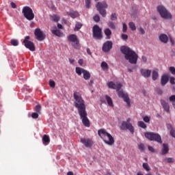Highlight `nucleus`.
<instances>
[{"label":"nucleus","instance_id":"nucleus-62","mask_svg":"<svg viewBox=\"0 0 175 175\" xmlns=\"http://www.w3.org/2000/svg\"><path fill=\"white\" fill-rule=\"evenodd\" d=\"M172 105H173V106H174V107L175 109V100L172 103Z\"/></svg>","mask_w":175,"mask_h":175},{"label":"nucleus","instance_id":"nucleus-47","mask_svg":"<svg viewBox=\"0 0 175 175\" xmlns=\"http://www.w3.org/2000/svg\"><path fill=\"white\" fill-rule=\"evenodd\" d=\"M31 117H32V118H38L39 115L38 114V113H33L31 114Z\"/></svg>","mask_w":175,"mask_h":175},{"label":"nucleus","instance_id":"nucleus-48","mask_svg":"<svg viewBox=\"0 0 175 175\" xmlns=\"http://www.w3.org/2000/svg\"><path fill=\"white\" fill-rule=\"evenodd\" d=\"M121 38L123 40H126L128 39V35L126 34H122Z\"/></svg>","mask_w":175,"mask_h":175},{"label":"nucleus","instance_id":"nucleus-57","mask_svg":"<svg viewBox=\"0 0 175 175\" xmlns=\"http://www.w3.org/2000/svg\"><path fill=\"white\" fill-rule=\"evenodd\" d=\"M69 62H70V64H72V65H73V64L75 62V60L73 59H72V58H70L69 59Z\"/></svg>","mask_w":175,"mask_h":175},{"label":"nucleus","instance_id":"nucleus-40","mask_svg":"<svg viewBox=\"0 0 175 175\" xmlns=\"http://www.w3.org/2000/svg\"><path fill=\"white\" fill-rule=\"evenodd\" d=\"M35 110L36 113H40V110H42V107L40 105L36 106Z\"/></svg>","mask_w":175,"mask_h":175},{"label":"nucleus","instance_id":"nucleus-14","mask_svg":"<svg viewBox=\"0 0 175 175\" xmlns=\"http://www.w3.org/2000/svg\"><path fill=\"white\" fill-rule=\"evenodd\" d=\"M81 143L87 147L88 148H90L94 145V142L88 138H82L81 139Z\"/></svg>","mask_w":175,"mask_h":175},{"label":"nucleus","instance_id":"nucleus-55","mask_svg":"<svg viewBox=\"0 0 175 175\" xmlns=\"http://www.w3.org/2000/svg\"><path fill=\"white\" fill-rule=\"evenodd\" d=\"M57 28L59 29H62L64 28V27L62 26V25L59 23V24H57Z\"/></svg>","mask_w":175,"mask_h":175},{"label":"nucleus","instance_id":"nucleus-1","mask_svg":"<svg viewBox=\"0 0 175 175\" xmlns=\"http://www.w3.org/2000/svg\"><path fill=\"white\" fill-rule=\"evenodd\" d=\"M74 98L75 106L78 110V113L81 117V120H82V122L85 126L90 127V120H88V117H87V111H85V103L83 98H81V95L79 92L74 93Z\"/></svg>","mask_w":175,"mask_h":175},{"label":"nucleus","instance_id":"nucleus-21","mask_svg":"<svg viewBox=\"0 0 175 175\" xmlns=\"http://www.w3.org/2000/svg\"><path fill=\"white\" fill-rule=\"evenodd\" d=\"M51 32L53 35H55L56 36H58L59 38H61V36H64V33L59 31V29H57L56 27L51 30Z\"/></svg>","mask_w":175,"mask_h":175},{"label":"nucleus","instance_id":"nucleus-37","mask_svg":"<svg viewBox=\"0 0 175 175\" xmlns=\"http://www.w3.org/2000/svg\"><path fill=\"white\" fill-rule=\"evenodd\" d=\"M85 7L88 9H90L91 8V0H85Z\"/></svg>","mask_w":175,"mask_h":175},{"label":"nucleus","instance_id":"nucleus-9","mask_svg":"<svg viewBox=\"0 0 175 175\" xmlns=\"http://www.w3.org/2000/svg\"><path fill=\"white\" fill-rule=\"evenodd\" d=\"M120 129L122 131H126V129H128L131 133L135 132V129L133 128V126H132V124H131V118H128L126 122H122Z\"/></svg>","mask_w":175,"mask_h":175},{"label":"nucleus","instance_id":"nucleus-16","mask_svg":"<svg viewBox=\"0 0 175 175\" xmlns=\"http://www.w3.org/2000/svg\"><path fill=\"white\" fill-rule=\"evenodd\" d=\"M140 73L143 77H145V79H148V77L151 76V70L142 68L140 70Z\"/></svg>","mask_w":175,"mask_h":175},{"label":"nucleus","instance_id":"nucleus-59","mask_svg":"<svg viewBox=\"0 0 175 175\" xmlns=\"http://www.w3.org/2000/svg\"><path fill=\"white\" fill-rule=\"evenodd\" d=\"M170 42L172 43V46L174 45V40L173 38H170Z\"/></svg>","mask_w":175,"mask_h":175},{"label":"nucleus","instance_id":"nucleus-33","mask_svg":"<svg viewBox=\"0 0 175 175\" xmlns=\"http://www.w3.org/2000/svg\"><path fill=\"white\" fill-rule=\"evenodd\" d=\"M164 162H167V163H173L174 162V159L172 157L165 158L164 159Z\"/></svg>","mask_w":175,"mask_h":175},{"label":"nucleus","instance_id":"nucleus-31","mask_svg":"<svg viewBox=\"0 0 175 175\" xmlns=\"http://www.w3.org/2000/svg\"><path fill=\"white\" fill-rule=\"evenodd\" d=\"M101 68L103 69V70H107L109 69V66L107 65V63L106 62H103L101 63Z\"/></svg>","mask_w":175,"mask_h":175},{"label":"nucleus","instance_id":"nucleus-61","mask_svg":"<svg viewBox=\"0 0 175 175\" xmlns=\"http://www.w3.org/2000/svg\"><path fill=\"white\" fill-rule=\"evenodd\" d=\"M158 93L160 94V95H162V90H159Z\"/></svg>","mask_w":175,"mask_h":175},{"label":"nucleus","instance_id":"nucleus-30","mask_svg":"<svg viewBox=\"0 0 175 175\" xmlns=\"http://www.w3.org/2000/svg\"><path fill=\"white\" fill-rule=\"evenodd\" d=\"M137 125L140 128H143V129H146V128H147V125H146V123H144V122H143V121L138 122Z\"/></svg>","mask_w":175,"mask_h":175},{"label":"nucleus","instance_id":"nucleus-46","mask_svg":"<svg viewBox=\"0 0 175 175\" xmlns=\"http://www.w3.org/2000/svg\"><path fill=\"white\" fill-rule=\"evenodd\" d=\"M144 122H150V117L144 116Z\"/></svg>","mask_w":175,"mask_h":175},{"label":"nucleus","instance_id":"nucleus-26","mask_svg":"<svg viewBox=\"0 0 175 175\" xmlns=\"http://www.w3.org/2000/svg\"><path fill=\"white\" fill-rule=\"evenodd\" d=\"M159 75L158 74V71L157 70H153L152 72V80H154V81H155V80H157V79H158Z\"/></svg>","mask_w":175,"mask_h":175},{"label":"nucleus","instance_id":"nucleus-56","mask_svg":"<svg viewBox=\"0 0 175 175\" xmlns=\"http://www.w3.org/2000/svg\"><path fill=\"white\" fill-rule=\"evenodd\" d=\"M78 63L79 64V65H83V59H79V61H78Z\"/></svg>","mask_w":175,"mask_h":175},{"label":"nucleus","instance_id":"nucleus-25","mask_svg":"<svg viewBox=\"0 0 175 175\" xmlns=\"http://www.w3.org/2000/svg\"><path fill=\"white\" fill-rule=\"evenodd\" d=\"M68 16H70L72 18H76V17H79V12L77 11H71L70 12H67Z\"/></svg>","mask_w":175,"mask_h":175},{"label":"nucleus","instance_id":"nucleus-10","mask_svg":"<svg viewBox=\"0 0 175 175\" xmlns=\"http://www.w3.org/2000/svg\"><path fill=\"white\" fill-rule=\"evenodd\" d=\"M68 40L69 42H71L72 46L75 49H79L80 48V41L79 40V38H77V36L75 34H71L68 37Z\"/></svg>","mask_w":175,"mask_h":175},{"label":"nucleus","instance_id":"nucleus-36","mask_svg":"<svg viewBox=\"0 0 175 175\" xmlns=\"http://www.w3.org/2000/svg\"><path fill=\"white\" fill-rule=\"evenodd\" d=\"M129 27L132 31H136V26H135V23L133 22L129 23Z\"/></svg>","mask_w":175,"mask_h":175},{"label":"nucleus","instance_id":"nucleus-23","mask_svg":"<svg viewBox=\"0 0 175 175\" xmlns=\"http://www.w3.org/2000/svg\"><path fill=\"white\" fill-rule=\"evenodd\" d=\"M82 73L85 80H90V79H91V74L87 70H83Z\"/></svg>","mask_w":175,"mask_h":175},{"label":"nucleus","instance_id":"nucleus-11","mask_svg":"<svg viewBox=\"0 0 175 175\" xmlns=\"http://www.w3.org/2000/svg\"><path fill=\"white\" fill-rule=\"evenodd\" d=\"M93 37L94 39H98V40L103 38L102 36V28L99 27L98 25H95L93 27Z\"/></svg>","mask_w":175,"mask_h":175},{"label":"nucleus","instance_id":"nucleus-54","mask_svg":"<svg viewBox=\"0 0 175 175\" xmlns=\"http://www.w3.org/2000/svg\"><path fill=\"white\" fill-rule=\"evenodd\" d=\"M142 59L143 62H146L147 61V57L143 55L142 57Z\"/></svg>","mask_w":175,"mask_h":175},{"label":"nucleus","instance_id":"nucleus-18","mask_svg":"<svg viewBox=\"0 0 175 175\" xmlns=\"http://www.w3.org/2000/svg\"><path fill=\"white\" fill-rule=\"evenodd\" d=\"M159 40L161 41L162 43H167L169 42V37L166 34H160L159 36Z\"/></svg>","mask_w":175,"mask_h":175},{"label":"nucleus","instance_id":"nucleus-44","mask_svg":"<svg viewBox=\"0 0 175 175\" xmlns=\"http://www.w3.org/2000/svg\"><path fill=\"white\" fill-rule=\"evenodd\" d=\"M94 21H96V23H98V21L100 20L99 15H95L94 16Z\"/></svg>","mask_w":175,"mask_h":175},{"label":"nucleus","instance_id":"nucleus-42","mask_svg":"<svg viewBox=\"0 0 175 175\" xmlns=\"http://www.w3.org/2000/svg\"><path fill=\"white\" fill-rule=\"evenodd\" d=\"M49 85L51 88H54L55 87V82L54 81H49Z\"/></svg>","mask_w":175,"mask_h":175},{"label":"nucleus","instance_id":"nucleus-17","mask_svg":"<svg viewBox=\"0 0 175 175\" xmlns=\"http://www.w3.org/2000/svg\"><path fill=\"white\" fill-rule=\"evenodd\" d=\"M161 104L165 111H166L167 113H169V111H170V105H169V103L165 101V100H161Z\"/></svg>","mask_w":175,"mask_h":175},{"label":"nucleus","instance_id":"nucleus-13","mask_svg":"<svg viewBox=\"0 0 175 175\" xmlns=\"http://www.w3.org/2000/svg\"><path fill=\"white\" fill-rule=\"evenodd\" d=\"M34 35L36 37L37 40H44V34L43 33V31H40V29H36L34 31Z\"/></svg>","mask_w":175,"mask_h":175},{"label":"nucleus","instance_id":"nucleus-49","mask_svg":"<svg viewBox=\"0 0 175 175\" xmlns=\"http://www.w3.org/2000/svg\"><path fill=\"white\" fill-rule=\"evenodd\" d=\"M148 148L149 150V151H150V152H155V149H154V148H152V146H148Z\"/></svg>","mask_w":175,"mask_h":175},{"label":"nucleus","instance_id":"nucleus-5","mask_svg":"<svg viewBox=\"0 0 175 175\" xmlns=\"http://www.w3.org/2000/svg\"><path fill=\"white\" fill-rule=\"evenodd\" d=\"M157 10L160 14L161 18L164 20H170L173 17L172 13H170V12L166 9V7L163 5H157Z\"/></svg>","mask_w":175,"mask_h":175},{"label":"nucleus","instance_id":"nucleus-60","mask_svg":"<svg viewBox=\"0 0 175 175\" xmlns=\"http://www.w3.org/2000/svg\"><path fill=\"white\" fill-rule=\"evenodd\" d=\"M67 175H73V172H68L67 173Z\"/></svg>","mask_w":175,"mask_h":175},{"label":"nucleus","instance_id":"nucleus-41","mask_svg":"<svg viewBox=\"0 0 175 175\" xmlns=\"http://www.w3.org/2000/svg\"><path fill=\"white\" fill-rule=\"evenodd\" d=\"M138 148H139V150H140V151H143L144 150V144H139Z\"/></svg>","mask_w":175,"mask_h":175},{"label":"nucleus","instance_id":"nucleus-58","mask_svg":"<svg viewBox=\"0 0 175 175\" xmlns=\"http://www.w3.org/2000/svg\"><path fill=\"white\" fill-rule=\"evenodd\" d=\"M86 51H87V53L88 54H89V55H91V50L89 49V48H88L87 49H86Z\"/></svg>","mask_w":175,"mask_h":175},{"label":"nucleus","instance_id":"nucleus-50","mask_svg":"<svg viewBox=\"0 0 175 175\" xmlns=\"http://www.w3.org/2000/svg\"><path fill=\"white\" fill-rule=\"evenodd\" d=\"M139 31L140 32V33H142V35H144V33H146V31H144V29L142 27H140L139 29Z\"/></svg>","mask_w":175,"mask_h":175},{"label":"nucleus","instance_id":"nucleus-27","mask_svg":"<svg viewBox=\"0 0 175 175\" xmlns=\"http://www.w3.org/2000/svg\"><path fill=\"white\" fill-rule=\"evenodd\" d=\"M105 99L109 105V106H111V107H113V100L110 98L109 96H105Z\"/></svg>","mask_w":175,"mask_h":175},{"label":"nucleus","instance_id":"nucleus-64","mask_svg":"<svg viewBox=\"0 0 175 175\" xmlns=\"http://www.w3.org/2000/svg\"><path fill=\"white\" fill-rule=\"evenodd\" d=\"M129 72H132V70L131 69H129Z\"/></svg>","mask_w":175,"mask_h":175},{"label":"nucleus","instance_id":"nucleus-8","mask_svg":"<svg viewBox=\"0 0 175 175\" xmlns=\"http://www.w3.org/2000/svg\"><path fill=\"white\" fill-rule=\"evenodd\" d=\"M145 137L151 140L152 142H157V143H162V138L158 133H145Z\"/></svg>","mask_w":175,"mask_h":175},{"label":"nucleus","instance_id":"nucleus-43","mask_svg":"<svg viewBox=\"0 0 175 175\" xmlns=\"http://www.w3.org/2000/svg\"><path fill=\"white\" fill-rule=\"evenodd\" d=\"M169 70L172 75H175V68L174 66L170 67Z\"/></svg>","mask_w":175,"mask_h":175},{"label":"nucleus","instance_id":"nucleus-19","mask_svg":"<svg viewBox=\"0 0 175 175\" xmlns=\"http://www.w3.org/2000/svg\"><path fill=\"white\" fill-rule=\"evenodd\" d=\"M168 81H169V77L166 75H163L161 79V85H166Z\"/></svg>","mask_w":175,"mask_h":175},{"label":"nucleus","instance_id":"nucleus-52","mask_svg":"<svg viewBox=\"0 0 175 175\" xmlns=\"http://www.w3.org/2000/svg\"><path fill=\"white\" fill-rule=\"evenodd\" d=\"M170 102H174L175 95H172V96H170Z\"/></svg>","mask_w":175,"mask_h":175},{"label":"nucleus","instance_id":"nucleus-35","mask_svg":"<svg viewBox=\"0 0 175 175\" xmlns=\"http://www.w3.org/2000/svg\"><path fill=\"white\" fill-rule=\"evenodd\" d=\"M108 27H109L111 29H116V24H114V23L112 21H109L108 23Z\"/></svg>","mask_w":175,"mask_h":175},{"label":"nucleus","instance_id":"nucleus-4","mask_svg":"<svg viewBox=\"0 0 175 175\" xmlns=\"http://www.w3.org/2000/svg\"><path fill=\"white\" fill-rule=\"evenodd\" d=\"M98 136L103 140L105 144H108V146H113L114 144V137L111 136V135L104 129H101L98 131Z\"/></svg>","mask_w":175,"mask_h":175},{"label":"nucleus","instance_id":"nucleus-53","mask_svg":"<svg viewBox=\"0 0 175 175\" xmlns=\"http://www.w3.org/2000/svg\"><path fill=\"white\" fill-rule=\"evenodd\" d=\"M11 6L13 9H16V8H17L16 3H14V2H11Z\"/></svg>","mask_w":175,"mask_h":175},{"label":"nucleus","instance_id":"nucleus-24","mask_svg":"<svg viewBox=\"0 0 175 175\" xmlns=\"http://www.w3.org/2000/svg\"><path fill=\"white\" fill-rule=\"evenodd\" d=\"M104 33L106 36V39H111V30H110V29H105Z\"/></svg>","mask_w":175,"mask_h":175},{"label":"nucleus","instance_id":"nucleus-2","mask_svg":"<svg viewBox=\"0 0 175 175\" xmlns=\"http://www.w3.org/2000/svg\"><path fill=\"white\" fill-rule=\"evenodd\" d=\"M120 51L121 53L124 54L125 59L129 61L130 64H133L134 65L137 64V58H139V56L135 51L125 46H121Z\"/></svg>","mask_w":175,"mask_h":175},{"label":"nucleus","instance_id":"nucleus-51","mask_svg":"<svg viewBox=\"0 0 175 175\" xmlns=\"http://www.w3.org/2000/svg\"><path fill=\"white\" fill-rule=\"evenodd\" d=\"M126 29H128V26H126V24L123 23V32H126Z\"/></svg>","mask_w":175,"mask_h":175},{"label":"nucleus","instance_id":"nucleus-38","mask_svg":"<svg viewBox=\"0 0 175 175\" xmlns=\"http://www.w3.org/2000/svg\"><path fill=\"white\" fill-rule=\"evenodd\" d=\"M11 44L12 46H18V40H11Z\"/></svg>","mask_w":175,"mask_h":175},{"label":"nucleus","instance_id":"nucleus-22","mask_svg":"<svg viewBox=\"0 0 175 175\" xmlns=\"http://www.w3.org/2000/svg\"><path fill=\"white\" fill-rule=\"evenodd\" d=\"M42 143L44 146H47L50 143V137L47 135L42 137Z\"/></svg>","mask_w":175,"mask_h":175},{"label":"nucleus","instance_id":"nucleus-39","mask_svg":"<svg viewBox=\"0 0 175 175\" xmlns=\"http://www.w3.org/2000/svg\"><path fill=\"white\" fill-rule=\"evenodd\" d=\"M111 21H116V20H117V15H116V13L111 14Z\"/></svg>","mask_w":175,"mask_h":175},{"label":"nucleus","instance_id":"nucleus-3","mask_svg":"<svg viewBox=\"0 0 175 175\" xmlns=\"http://www.w3.org/2000/svg\"><path fill=\"white\" fill-rule=\"evenodd\" d=\"M107 85L109 88H112V90H116V91H118V96L120 98H123L124 102L127 103V106H131V100H129L128 94L124 93L122 91H119V90H121L122 87V84H121V83H114V82L110 81L107 83Z\"/></svg>","mask_w":175,"mask_h":175},{"label":"nucleus","instance_id":"nucleus-15","mask_svg":"<svg viewBox=\"0 0 175 175\" xmlns=\"http://www.w3.org/2000/svg\"><path fill=\"white\" fill-rule=\"evenodd\" d=\"M113 47V42L111 41H107L103 44V51L104 53H109V50H111Z\"/></svg>","mask_w":175,"mask_h":175},{"label":"nucleus","instance_id":"nucleus-28","mask_svg":"<svg viewBox=\"0 0 175 175\" xmlns=\"http://www.w3.org/2000/svg\"><path fill=\"white\" fill-rule=\"evenodd\" d=\"M59 16L58 15L53 14L51 16V19L52 21H55V23H58V21H59Z\"/></svg>","mask_w":175,"mask_h":175},{"label":"nucleus","instance_id":"nucleus-29","mask_svg":"<svg viewBox=\"0 0 175 175\" xmlns=\"http://www.w3.org/2000/svg\"><path fill=\"white\" fill-rule=\"evenodd\" d=\"M83 70H85L83 68H81L80 67H77L75 68V72L77 73L79 76H81V73H83Z\"/></svg>","mask_w":175,"mask_h":175},{"label":"nucleus","instance_id":"nucleus-7","mask_svg":"<svg viewBox=\"0 0 175 175\" xmlns=\"http://www.w3.org/2000/svg\"><path fill=\"white\" fill-rule=\"evenodd\" d=\"M109 5L106 1L98 2L96 5V8L97 10L99 12L100 14H101L102 17H106V10Z\"/></svg>","mask_w":175,"mask_h":175},{"label":"nucleus","instance_id":"nucleus-20","mask_svg":"<svg viewBox=\"0 0 175 175\" xmlns=\"http://www.w3.org/2000/svg\"><path fill=\"white\" fill-rule=\"evenodd\" d=\"M169 152V145L167 144H163V148L161 149V154L162 155H165Z\"/></svg>","mask_w":175,"mask_h":175},{"label":"nucleus","instance_id":"nucleus-34","mask_svg":"<svg viewBox=\"0 0 175 175\" xmlns=\"http://www.w3.org/2000/svg\"><path fill=\"white\" fill-rule=\"evenodd\" d=\"M144 169L145 170H146V172H150V165H148V163H144L143 165H142Z\"/></svg>","mask_w":175,"mask_h":175},{"label":"nucleus","instance_id":"nucleus-63","mask_svg":"<svg viewBox=\"0 0 175 175\" xmlns=\"http://www.w3.org/2000/svg\"><path fill=\"white\" fill-rule=\"evenodd\" d=\"M64 23H66V20L64 19L63 20Z\"/></svg>","mask_w":175,"mask_h":175},{"label":"nucleus","instance_id":"nucleus-32","mask_svg":"<svg viewBox=\"0 0 175 175\" xmlns=\"http://www.w3.org/2000/svg\"><path fill=\"white\" fill-rule=\"evenodd\" d=\"M82 27H83V24H81V23L77 22L75 24V31H79V29H81Z\"/></svg>","mask_w":175,"mask_h":175},{"label":"nucleus","instance_id":"nucleus-6","mask_svg":"<svg viewBox=\"0 0 175 175\" xmlns=\"http://www.w3.org/2000/svg\"><path fill=\"white\" fill-rule=\"evenodd\" d=\"M22 13L25 18L29 21H32L35 18V14L31 8L25 6L22 10Z\"/></svg>","mask_w":175,"mask_h":175},{"label":"nucleus","instance_id":"nucleus-12","mask_svg":"<svg viewBox=\"0 0 175 175\" xmlns=\"http://www.w3.org/2000/svg\"><path fill=\"white\" fill-rule=\"evenodd\" d=\"M29 36H27L25 38V40H23L25 47H26V49H29L30 51H35V44H33V42L29 41Z\"/></svg>","mask_w":175,"mask_h":175},{"label":"nucleus","instance_id":"nucleus-45","mask_svg":"<svg viewBox=\"0 0 175 175\" xmlns=\"http://www.w3.org/2000/svg\"><path fill=\"white\" fill-rule=\"evenodd\" d=\"M170 83L171 84H175V78L172 77L170 78Z\"/></svg>","mask_w":175,"mask_h":175}]
</instances>
